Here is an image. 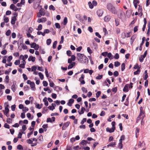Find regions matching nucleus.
<instances>
[{"instance_id": "43", "label": "nucleus", "mask_w": 150, "mask_h": 150, "mask_svg": "<svg viewBox=\"0 0 150 150\" xmlns=\"http://www.w3.org/2000/svg\"><path fill=\"white\" fill-rule=\"evenodd\" d=\"M26 142L28 144H33V141L30 139H27L26 140Z\"/></svg>"}, {"instance_id": "23", "label": "nucleus", "mask_w": 150, "mask_h": 150, "mask_svg": "<svg viewBox=\"0 0 150 150\" xmlns=\"http://www.w3.org/2000/svg\"><path fill=\"white\" fill-rule=\"evenodd\" d=\"M50 32V30L48 29H45L44 30L43 33V36H45V33H48Z\"/></svg>"}, {"instance_id": "5", "label": "nucleus", "mask_w": 150, "mask_h": 150, "mask_svg": "<svg viewBox=\"0 0 150 150\" xmlns=\"http://www.w3.org/2000/svg\"><path fill=\"white\" fill-rule=\"evenodd\" d=\"M143 108L142 107H141L140 108V112L139 114V117L142 116V120L144 118L145 116V115L144 114V112L143 110Z\"/></svg>"}, {"instance_id": "49", "label": "nucleus", "mask_w": 150, "mask_h": 150, "mask_svg": "<svg viewBox=\"0 0 150 150\" xmlns=\"http://www.w3.org/2000/svg\"><path fill=\"white\" fill-rule=\"evenodd\" d=\"M87 143V141L85 140H83L81 142V144L83 145H86Z\"/></svg>"}, {"instance_id": "64", "label": "nucleus", "mask_w": 150, "mask_h": 150, "mask_svg": "<svg viewBox=\"0 0 150 150\" xmlns=\"http://www.w3.org/2000/svg\"><path fill=\"white\" fill-rule=\"evenodd\" d=\"M138 26H135L134 28L133 31L134 33L136 32L138 30Z\"/></svg>"}, {"instance_id": "19", "label": "nucleus", "mask_w": 150, "mask_h": 150, "mask_svg": "<svg viewBox=\"0 0 150 150\" xmlns=\"http://www.w3.org/2000/svg\"><path fill=\"white\" fill-rule=\"evenodd\" d=\"M85 110V109L84 108L82 107L81 108V110L80 111H78L79 114L80 115L83 114L84 113V111Z\"/></svg>"}, {"instance_id": "56", "label": "nucleus", "mask_w": 150, "mask_h": 150, "mask_svg": "<svg viewBox=\"0 0 150 150\" xmlns=\"http://www.w3.org/2000/svg\"><path fill=\"white\" fill-rule=\"evenodd\" d=\"M15 7L16 6H15L14 4H12L10 6V8L11 9L13 10V9H14Z\"/></svg>"}, {"instance_id": "25", "label": "nucleus", "mask_w": 150, "mask_h": 150, "mask_svg": "<svg viewBox=\"0 0 150 150\" xmlns=\"http://www.w3.org/2000/svg\"><path fill=\"white\" fill-rule=\"evenodd\" d=\"M67 23V19L66 17L64 18L63 21V24L64 25H66Z\"/></svg>"}, {"instance_id": "42", "label": "nucleus", "mask_w": 150, "mask_h": 150, "mask_svg": "<svg viewBox=\"0 0 150 150\" xmlns=\"http://www.w3.org/2000/svg\"><path fill=\"white\" fill-rule=\"evenodd\" d=\"M81 90L83 93H86L87 92V90L84 87H82L81 88Z\"/></svg>"}, {"instance_id": "55", "label": "nucleus", "mask_w": 150, "mask_h": 150, "mask_svg": "<svg viewBox=\"0 0 150 150\" xmlns=\"http://www.w3.org/2000/svg\"><path fill=\"white\" fill-rule=\"evenodd\" d=\"M113 75L115 77L119 75V73H118V71H115L114 72Z\"/></svg>"}, {"instance_id": "57", "label": "nucleus", "mask_w": 150, "mask_h": 150, "mask_svg": "<svg viewBox=\"0 0 150 150\" xmlns=\"http://www.w3.org/2000/svg\"><path fill=\"white\" fill-rule=\"evenodd\" d=\"M23 77L25 80H27L28 77L27 76L26 74H23Z\"/></svg>"}, {"instance_id": "27", "label": "nucleus", "mask_w": 150, "mask_h": 150, "mask_svg": "<svg viewBox=\"0 0 150 150\" xmlns=\"http://www.w3.org/2000/svg\"><path fill=\"white\" fill-rule=\"evenodd\" d=\"M125 69V64L124 63H123L121 65V70L123 71Z\"/></svg>"}, {"instance_id": "22", "label": "nucleus", "mask_w": 150, "mask_h": 150, "mask_svg": "<svg viewBox=\"0 0 150 150\" xmlns=\"http://www.w3.org/2000/svg\"><path fill=\"white\" fill-rule=\"evenodd\" d=\"M115 145V142H110L109 144L107 145L108 147L109 146H112V147H114V146Z\"/></svg>"}, {"instance_id": "58", "label": "nucleus", "mask_w": 150, "mask_h": 150, "mask_svg": "<svg viewBox=\"0 0 150 150\" xmlns=\"http://www.w3.org/2000/svg\"><path fill=\"white\" fill-rule=\"evenodd\" d=\"M55 26L57 28H60V25L59 23H56L55 24Z\"/></svg>"}, {"instance_id": "20", "label": "nucleus", "mask_w": 150, "mask_h": 150, "mask_svg": "<svg viewBox=\"0 0 150 150\" xmlns=\"http://www.w3.org/2000/svg\"><path fill=\"white\" fill-rule=\"evenodd\" d=\"M35 57H33L32 56L29 57L28 59V60L29 61H32L33 62H34L35 61Z\"/></svg>"}, {"instance_id": "54", "label": "nucleus", "mask_w": 150, "mask_h": 150, "mask_svg": "<svg viewBox=\"0 0 150 150\" xmlns=\"http://www.w3.org/2000/svg\"><path fill=\"white\" fill-rule=\"evenodd\" d=\"M28 108L26 107H24L23 109V111L24 112H25L27 111H28Z\"/></svg>"}, {"instance_id": "24", "label": "nucleus", "mask_w": 150, "mask_h": 150, "mask_svg": "<svg viewBox=\"0 0 150 150\" xmlns=\"http://www.w3.org/2000/svg\"><path fill=\"white\" fill-rule=\"evenodd\" d=\"M49 9L51 10L54 11L55 10V8L54 6L51 5L49 6Z\"/></svg>"}, {"instance_id": "6", "label": "nucleus", "mask_w": 150, "mask_h": 150, "mask_svg": "<svg viewBox=\"0 0 150 150\" xmlns=\"http://www.w3.org/2000/svg\"><path fill=\"white\" fill-rule=\"evenodd\" d=\"M70 122H67L64 123L62 127V130H65L67 127L69 126V124H70Z\"/></svg>"}, {"instance_id": "60", "label": "nucleus", "mask_w": 150, "mask_h": 150, "mask_svg": "<svg viewBox=\"0 0 150 150\" xmlns=\"http://www.w3.org/2000/svg\"><path fill=\"white\" fill-rule=\"evenodd\" d=\"M7 52L6 50H4L1 52V54L3 55H5L6 54Z\"/></svg>"}, {"instance_id": "18", "label": "nucleus", "mask_w": 150, "mask_h": 150, "mask_svg": "<svg viewBox=\"0 0 150 150\" xmlns=\"http://www.w3.org/2000/svg\"><path fill=\"white\" fill-rule=\"evenodd\" d=\"M39 13H40L42 15V16H44L45 13V11L43 8H41L39 10Z\"/></svg>"}, {"instance_id": "44", "label": "nucleus", "mask_w": 150, "mask_h": 150, "mask_svg": "<svg viewBox=\"0 0 150 150\" xmlns=\"http://www.w3.org/2000/svg\"><path fill=\"white\" fill-rule=\"evenodd\" d=\"M12 121V119L10 118H8L6 120L7 122L9 124L11 123Z\"/></svg>"}, {"instance_id": "2", "label": "nucleus", "mask_w": 150, "mask_h": 150, "mask_svg": "<svg viewBox=\"0 0 150 150\" xmlns=\"http://www.w3.org/2000/svg\"><path fill=\"white\" fill-rule=\"evenodd\" d=\"M77 56L78 60L80 62H81L83 61V58L85 59H88L87 57L84 54L79 53H77Z\"/></svg>"}, {"instance_id": "4", "label": "nucleus", "mask_w": 150, "mask_h": 150, "mask_svg": "<svg viewBox=\"0 0 150 150\" xmlns=\"http://www.w3.org/2000/svg\"><path fill=\"white\" fill-rule=\"evenodd\" d=\"M35 2L33 4V6L35 8H36L39 6L41 0H35Z\"/></svg>"}, {"instance_id": "41", "label": "nucleus", "mask_w": 150, "mask_h": 150, "mask_svg": "<svg viewBox=\"0 0 150 150\" xmlns=\"http://www.w3.org/2000/svg\"><path fill=\"white\" fill-rule=\"evenodd\" d=\"M67 54L68 56H71V52L70 50H67Z\"/></svg>"}, {"instance_id": "53", "label": "nucleus", "mask_w": 150, "mask_h": 150, "mask_svg": "<svg viewBox=\"0 0 150 150\" xmlns=\"http://www.w3.org/2000/svg\"><path fill=\"white\" fill-rule=\"evenodd\" d=\"M114 57L115 59H118L119 57V54L117 53H116Z\"/></svg>"}, {"instance_id": "11", "label": "nucleus", "mask_w": 150, "mask_h": 150, "mask_svg": "<svg viewBox=\"0 0 150 150\" xmlns=\"http://www.w3.org/2000/svg\"><path fill=\"white\" fill-rule=\"evenodd\" d=\"M76 63L75 62H73L71 63H70L68 66V69H71L75 65Z\"/></svg>"}, {"instance_id": "35", "label": "nucleus", "mask_w": 150, "mask_h": 150, "mask_svg": "<svg viewBox=\"0 0 150 150\" xmlns=\"http://www.w3.org/2000/svg\"><path fill=\"white\" fill-rule=\"evenodd\" d=\"M42 25L41 24H39L38 26V28L36 29L37 30H40L42 29Z\"/></svg>"}, {"instance_id": "31", "label": "nucleus", "mask_w": 150, "mask_h": 150, "mask_svg": "<svg viewBox=\"0 0 150 150\" xmlns=\"http://www.w3.org/2000/svg\"><path fill=\"white\" fill-rule=\"evenodd\" d=\"M48 110V109L46 107H44L43 108V111L42 112L43 113H45Z\"/></svg>"}, {"instance_id": "29", "label": "nucleus", "mask_w": 150, "mask_h": 150, "mask_svg": "<svg viewBox=\"0 0 150 150\" xmlns=\"http://www.w3.org/2000/svg\"><path fill=\"white\" fill-rule=\"evenodd\" d=\"M51 40L50 39H47L46 41V43L48 45H49L51 42Z\"/></svg>"}, {"instance_id": "48", "label": "nucleus", "mask_w": 150, "mask_h": 150, "mask_svg": "<svg viewBox=\"0 0 150 150\" xmlns=\"http://www.w3.org/2000/svg\"><path fill=\"white\" fill-rule=\"evenodd\" d=\"M86 121V118H84L82 120H81V125H83L85 122Z\"/></svg>"}, {"instance_id": "50", "label": "nucleus", "mask_w": 150, "mask_h": 150, "mask_svg": "<svg viewBox=\"0 0 150 150\" xmlns=\"http://www.w3.org/2000/svg\"><path fill=\"white\" fill-rule=\"evenodd\" d=\"M140 67H139L138 64L137 63L135 65L134 67V69H138L139 68V69H140Z\"/></svg>"}, {"instance_id": "61", "label": "nucleus", "mask_w": 150, "mask_h": 150, "mask_svg": "<svg viewBox=\"0 0 150 150\" xmlns=\"http://www.w3.org/2000/svg\"><path fill=\"white\" fill-rule=\"evenodd\" d=\"M36 69V67L35 66H32L31 67V70L32 71H35Z\"/></svg>"}, {"instance_id": "32", "label": "nucleus", "mask_w": 150, "mask_h": 150, "mask_svg": "<svg viewBox=\"0 0 150 150\" xmlns=\"http://www.w3.org/2000/svg\"><path fill=\"white\" fill-rule=\"evenodd\" d=\"M38 75L40 78L41 80L43 79L44 78V76L41 72L38 73Z\"/></svg>"}, {"instance_id": "63", "label": "nucleus", "mask_w": 150, "mask_h": 150, "mask_svg": "<svg viewBox=\"0 0 150 150\" xmlns=\"http://www.w3.org/2000/svg\"><path fill=\"white\" fill-rule=\"evenodd\" d=\"M52 97L53 98L55 99L57 98V95L54 93H52Z\"/></svg>"}, {"instance_id": "39", "label": "nucleus", "mask_w": 150, "mask_h": 150, "mask_svg": "<svg viewBox=\"0 0 150 150\" xmlns=\"http://www.w3.org/2000/svg\"><path fill=\"white\" fill-rule=\"evenodd\" d=\"M87 50L88 53L90 54H91L93 52L92 51L91 49L89 47H88L87 48Z\"/></svg>"}, {"instance_id": "17", "label": "nucleus", "mask_w": 150, "mask_h": 150, "mask_svg": "<svg viewBox=\"0 0 150 150\" xmlns=\"http://www.w3.org/2000/svg\"><path fill=\"white\" fill-rule=\"evenodd\" d=\"M111 17L110 16H105L104 18V20L105 21L108 22L110 19Z\"/></svg>"}, {"instance_id": "7", "label": "nucleus", "mask_w": 150, "mask_h": 150, "mask_svg": "<svg viewBox=\"0 0 150 150\" xmlns=\"http://www.w3.org/2000/svg\"><path fill=\"white\" fill-rule=\"evenodd\" d=\"M47 21L46 18L45 17L42 18H38L37 21V22L38 23H44Z\"/></svg>"}, {"instance_id": "26", "label": "nucleus", "mask_w": 150, "mask_h": 150, "mask_svg": "<svg viewBox=\"0 0 150 150\" xmlns=\"http://www.w3.org/2000/svg\"><path fill=\"white\" fill-rule=\"evenodd\" d=\"M9 77L8 75L6 76L5 77V82L6 83H8L9 81Z\"/></svg>"}, {"instance_id": "30", "label": "nucleus", "mask_w": 150, "mask_h": 150, "mask_svg": "<svg viewBox=\"0 0 150 150\" xmlns=\"http://www.w3.org/2000/svg\"><path fill=\"white\" fill-rule=\"evenodd\" d=\"M114 66L115 67H117L119 66L120 65V63L118 61H116L114 63Z\"/></svg>"}, {"instance_id": "47", "label": "nucleus", "mask_w": 150, "mask_h": 150, "mask_svg": "<svg viewBox=\"0 0 150 150\" xmlns=\"http://www.w3.org/2000/svg\"><path fill=\"white\" fill-rule=\"evenodd\" d=\"M20 62L19 60H16L14 62V64L16 65H18L20 64Z\"/></svg>"}, {"instance_id": "33", "label": "nucleus", "mask_w": 150, "mask_h": 150, "mask_svg": "<svg viewBox=\"0 0 150 150\" xmlns=\"http://www.w3.org/2000/svg\"><path fill=\"white\" fill-rule=\"evenodd\" d=\"M12 59V57L11 56H9L7 59V62H9Z\"/></svg>"}, {"instance_id": "40", "label": "nucleus", "mask_w": 150, "mask_h": 150, "mask_svg": "<svg viewBox=\"0 0 150 150\" xmlns=\"http://www.w3.org/2000/svg\"><path fill=\"white\" fill-rule=\"evenodd\" d=\"M101 91H98L96 94V97L98 98L100 96L101 94Z\"/></svg>"}, {"instance_id": "34", "label": "nucleus", "mask_w": 150, "mask_h": 150, "mask_svg": "<svg viewBox=\"0 0 150 150\" xmlns=\"http://www.w3.org/2000/svg\"><path fill=\"white\" fill-rule=\"evenodd\" d=\"M140 72V70L139 69V68L137 69V70L134 71V75H137L139 74Z\"/></svg>"}, {"instance_id": "52", "label": "nucleus", "mask_w": 150, "mask_h": 150, "mask_svg": "<svg viewBox=\"0 0 150 150\" xmlns=\"http://www.w3.org/2000/svg\"><path fill=\"white\" fill-rule=\"evenodd\" d=\"M45 73L47 77H48L49 76V75L48 74V71L47 68H45Z\"/></svg>"}, {"instance_id": "13", "label": "nucleus", "mask_w": 150, "mask_h": 150, "mask_svg": "<svg viewBox=\"0 0 150 150\" xmlns=\"http://www.w3.org/2000/svg\"><path fill=\"white\" fill-rule=\"evenodd\" d=\"M16 16H14L12 17L11 21V23L12 25H14L16 23Z\"/></svg>"}, {"instance_id": "38", "label": "nucleus", "mask_w": 150, "mask_h": 150, "mask_svg": "<svg viewBox=\"0 0 150 150\" xmlns=\"http://www.w3.org/2000/svg\"><path fill=\"white\" fill-rule=\"evenodd\" d=\"M88 4L89 6V7L91 8H92L93 7V5L91 3V1H89L88 2Z\"/></svg>"}, {"instance_id": "45", "label": "nucleus", "mask_w": 150, "mask_h": 150, "mask_svg": "<svg viewBox=\"0 0 150 150\" xmlns=\"http://www.w3.org/2000/svg\"><path fill=\"white\" fill-rule=\"evenodd\" d=\"M16 107V105L15 104L12 105L11 106V110L13 111H14L15 110Z\"/></svg>"}, {"instance_id": "46", "label": "nucleus", "mask_w": 150, "mask_h": 150, "mask_svg": "<svg viewBox=\"0 0 150 150\" xmlns=\"http://www.w3.org/2000/svg\"><path fill=\"white\" fill-rule=\"evenodd\" d=\"M17 149L18 150H21V149H23V148L22 146L21 145H18L17 146Z\"/></svg>"}, {"instance_id": "12", "label": "nucleus", "mask_w": 150, "mask_h": 150, "mask_svg": "<svg viewBox=\"0 0 150 150\" xmlns=\"http://www.w3.org/2000/svg\"><path fill=\"white\" fill-rule=\"evenodd\" d=\"M31 89L33 91H35V84L34 82H32V83L30 84Z\"/></svg>"}, {"instance_id": "62", "label": "nucleus", "mask_w": 150, "mask_h": 150, "mask_svg": "<svg viewBox=\"0 0 150 150\" xmlns=\"http://www.w3.org/2000/svg\"><path fill=\"white\" fill-rule=\"evenodd\" d=\"M4 23H7L9 21V19L8 18L6 17L4 19Z\"/></svg>"}, {"instance_id": "59", "label": "nucleus", "mask_w": 150, "mask_h": 150, "mask_svg": "<svg viewBox=\"0 0 150 150\" xmlns=\"http://www.w3.org/2000/svg\"><path fill=\"white\" fill-rule=\"evenodd\" d=\"M43 85L44 86H47L48 85V83L46 81H43Z\"/></svg>"}, {"instance_id": "9", "label": "nucleus", "mask_w": 150, "mask_h": 150, "mask_svg": "<svg viewBox=\"0 0 150 150\" xmlns=\"http://www.w3.org/2000/svg\"><path fill=\"white\" fill-rule=\"evenodd\" d=\"M145 39L146 38L145 37H143L142 38V43L140 44V45L139 47V50L140 51L142 50V46L144 43Z\"/></svg>"}, {"instance_id": "21", "label": "nucleus", "mask_w": 150, "mask_h": 150, "mask_svg": "<svg viewBox=\"0 0 150 150\" xmlns=\"http://www.w3.org/2000/svg\"><path fill=\"white\" fill-rule=\"evenodd\" d=\"M128 84H126L124 86V87L123 89V91L126 92H128Z\"/></svg>"}, {"instance_id": "16", "label": "nucleus", "mask_w": 150, "mask_h": 150, "mask_svg": "<svg viewBox=\"0 0 150 150\" xmlns=\"http://www.w3.org/2000/svg\"><path fill=\"white\" fill-rule=\"evenodd\" d=\"M144 24L143 26V27L142 28V30L143 31H144L145 30V29L146 28V24L147 23V21H146V18H144Z\"/></svg>"}, {"instance_id": "37", "label": "nucleus", "mask_w": 150, "mask_h": 150, "mask_svg": "<svg viewBox=\"0 0 150 150\" xmlns=\"http://www.w3.org/2000/svg\"><path fill=\"white\" fill-rule=\"evenodd\" d=\"M11 33V31L10 30H8L6 32V35L7 36H9Z\"/></svg>"}, {"instance_id": "10", "label": "nucleus", "mask_w": 150, "mask_h": 150, "mask_svg": "<svg viewBox=\"0 0 150 150\" xmlns=\"http://www.w3.org/2000/svg\"><path fill=\"white\" fill-rule=\"evenodd\" d=\"M97 13L99 16H101L103 13V11L101 9H98L97 11Z\"/></svg>"}, {"instance_id": "3", "label": "nucleus", "mask_w": 150, "mask_h": 150, "mask_svg": "<svg viewBox=\"0 0 150 150\" xmlns=\"http://www.w3.org/2000/svg\"><path fill=\"white\" fill-rule=\"evenodd\" d=\"M116 14H117L118 17L121 19H124L125 17V13L120 9L118 11Z\"/></svg>"}, {"instance_id": "36", "label": "nucleus", "mask_w": 150, "mask_h": 150, "mask_svg": "<svg viewBox=\"0 0 150 150\" xmlns=\"http://www.w3.org/2000/svg\"><path fill=\"white\" fill-rule=\"evenodd\" d=\"M57 44V42L55 41L53 43L52 47L53 49H55L56 47V45Z\"/></svg>"}, {"instance_id": "51", "label": "nucleus", "mask_w": 150, "mask_h": 150, "mask_svg": "<svg viewBox=\"0 0 150 150\" xmlns=\"http://www.w3.org/2000/svg\"><path fill=\"white\" fill-rule=\"evenodd\" d=\"M103 77L102 75H98V76H96V79H101Z\"/></svg>"}, {"instance_id": "15", "label": "nucleus", "mask_w": 150, "mask_h": 150, "mask_svg": "<svg viewBox=\"0 0 150 150\" xmlns=\"http://www.w3.org/2000/svg\"><path fill=\"white\" fill-rule=\"evenodd\" d=\"M74 100L73 99H71L69 100L68 102L67 103V105L69 106H71V104L73 103Z\"/></svg>"}, {"instance_id": "14", "label": "nucleus", "mask_w": 150, "mask_h": 150, "mask_svg": "<svg viewBox=\"0 0 150 150\" xmlns=\"http://www.w3.org/2000/svg\"><path fill=\"white\" fill-rule=\"evenodd\" d=\"M115 129L114 128V127H112L110 129V128L108 127L106 129V130L107 132H108L110 133H111L112 132H113L115 130Z\"/></svg>"}, {"instance_id": "1", "label": "nucleus", "mask_w": 150, "mask_h": 150, "mask_svg": "<svg viewBox=\"0 0 150 150\" xmlns=\"http://www.w3.org/2000/svg\"><path fill=\"white\" fill-rule=\"evenodd\" d=\"M108 9L114 14L117 13V11L115 7L111 4H108L107 5Z\"/></svg>"}, {"instance_id": "28", "label": "nucleus", "mask_w": 150, "mask_h": 150, "mask_svg": "<svg viewBox=\"0 0 150 150\" xmlns=\"http://www.w3.org/2000/svg\"><path fill=\"white\" fill-rule=\"evenodd\" d=\"M11 89L13 92H15L16 90V86L15 84H13L11 86Z\"/></svg>"}, {"instance_id": "8", "label": "nucleus", "mask_w": 150, "mask_h": 150, "mask_svg": "<svg viewBox=\"0 0 150 150\" xmlns=\"http://www.w3.org/2000/svg\"><path fill=\"white\" fill-rule=\"evenodd\" d=\"M8 104H7L6 106H5V110H3V111L4 112V114H7V113H8L9 112V109L8 108Z\"/></svg>"}]
</instances>
